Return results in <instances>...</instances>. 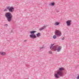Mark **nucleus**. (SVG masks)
<instances>
[{"mask_svg": "<svg viewBox=\"0 0 79 79\" xmlns=\"http://www.w3.org/2000/svg\"><path fill=\"white\" fill-rule=\"evenodd\" d=\"M64 68H60L57 72V73L55 74V77L56 78L58 79L60 77H63L64 75V72L63 71L64 70Z\"/></svg>", "mask_w": 79, "mask_h": 79, "instance_id": "1", "label": "nucleus"}, {"mask_svg": "<svg viewBox=\"0 0 79 79\" xmlns=\"http://www.w3.org/2000/svg\"><path fill=\"white\" fill-rule=\"evenodd\" d=\"M54 45L55 44H51L50 47V49L52 50H54V51L57 50L58 52H60L61 50V47L60 46L58 47V45L54 46Z\"/></svg>", "mask_w": 79, "mask_h": 79, "instance_id": "2", "label": "nucleus"}, {"mask_svg": "<svg viewBox=\"0 0 79 79\" xmlns=\"http://www.w3.org/2000/svg\"><path fill=\"white\" fill-rule=\"evenodd\" d=\"M5 16L6 18L8 21L11 22V19L13 18V15L10 12H7L5 14Z\"/></svg>", "mask_w": 79, "mask_h": 79, "instance_id": "3", "label": "nucleus"}, {"mask_svg": "<svg viewBox=\"0 0 79 79\" xmlns=\"http://www.w3.org/2000/svg\"><path fill=\"white\" fill-rule=\"evenodd\" d=\"M37 31H30V33L31 35H30V37L32 39H35L36 38L37 36L34 34V33H35Z\"/></svg>", "mask_w": 79, "mask_h": 79, "instance_id": "4", "label": "nucleus"}, {"mask_svg": "<svg viewBox=\"0 0 79 79\" xmlns=\"http://www.w3.org/2000/svg\"><path fill=\"white\" fill-rule=\"evenodd\" d=\"M6 8L7 10H8L10 12H11V13H13V12L14 11V7L13 6H7Z\"/></svg>", "mask_w": 79, "mask_h": 79, "instance_id": "5", "label": "nucleus"}, {"mask_svg": "<svg viewBox=\"0 0 79 79\" xmlns=\"http://www.w3.org/2000/svg\"><path fill=\"white\" fill-rule=\"evenodd\" d=\"M55 34L57 35H59V36H61V33L60 31L59 30H56L55 32Z\"/></svg>", "mask_w": 79, "mask_h": 79, "instance_id": "6", "label": "nucleus"}, {"mask_svg": "<svg viewBox=\"0 0 79 79\" xmlns=\"http://www.w3.org/2000/svg\"><path fill=\"white\" fill-rule=\"evenodd\" d=\"M72 22V21L71 20H68L66 22V23L67 24V25L68 26H71V23Z\"/></svg>", "mask_w": 79, "mask_h": 79, "instance_id": "7", "label": "nucleus"}, {"mask_svg": "<svg viewBox=\"0 0 79 79\" xmlns=\"http://www.w3.org/2000/svg\"><path fill=\"white\" fill-rule=\"evenodd\" d=\"M46 27L47 26H44L43 28L40 29L39 30L40 31H42V30H43V29H45Z\"/></svg>", "mask_w": 79, "mask_h": 79, "instance_id": "8", "label": "nucleus"}, {"mask_svg": "<svg viewBox=\"0 0 79 79\" xmlns=\"http://www.w3.org/2000/svg\"><path fill=\"white\" fill-rule=\"evenodd\" d=\"M0 54L1 55L3 56V55H5V54H6V53H5V52H0Z\"/></svg>", "mask_w": 79, "mask_h": 79, "instance_id": "9", "label": "nucleus"}, {"mask_svg": "<svg viewBox=\"0 0 79 79\" xmlns=\"http://www.w3.org/2000/svg\"><path fill=\"white\" fill-rule=\"evenodd\" d=\"M36 36L37 37H40V33H38V34H36Z\"/></svg>", "mask_w": 79, "mask_h": 79, "instance_id": "10", "label": "nucleus"}, {"mask_svg": "<svg viewBox=\"0 0 79 79\" xmlns=\"http://www.w3.org/2000/svg\"><path fill=\"white\" fill-rule=\"evenodd\" d=\"M59 24H60V23H59V22H56L55 23V25L56 26H58Z\"/></svg>", "mask_w": 79, "mask_h": 79, "instance_id": "11", "label": "nucleus"}, {"mask_svg": "<svg viewBox=\"0 0 79 79\" xmlns=\"http://www.w3.org/2000/svg\"><path fill=\"white\" fill-rule=\"evenodd\" d=\"M51 5L52 6H54L55 5V3L54 2L51 3Z\"/></svg>", "mask_w": 79, "mask_h": 79, "instance_id": "12", "label": "nucleus"}, {"mask_svg": "<svg viewBox=\"0 0 79 79\" xmlns=\"http://www.w3.org/2000/svg\"><path fill=\"white\" fill-rule=\"evenodd\" d=\"M56 36L55 35H54L53 36V38L55 39H56Z\"/></svg>", "mask_w": 79, "mask_h": 79, "instance_id": "13", "label": "nucleus"}, {"mask_svg": "<svg viewBox=\"0 0 79 79\" xmlns=\"http://www.w3.org/2000/svg\"><path fill=\"white\" fill-rule=\"evenodd\" d=\"M49 53L50 54H52V52L51 51H50L49 52Z\"/></svg>", "mask_w": 79, "mask_h": 79, "instance_id": "14", "label": "nucleus"}, {"mask_svg": "<svg viewBox=\"0 0 79 79\" xmlns=\"http://www.w3.org/2000/svg\"><path fill=\"white\" fill-rule=\"evenodd\" d=\"M7 11V9H5L4 10V11Z\"/></svg>", "mask_w": 79, "mask_h": 79, "instance_id": "15", "label": "nucleus"}, {"mask_svg": "<svg viewBox=\"0 0 79 79\" xmlns=\"http://www.w3.org/2000/svg\"><path fill=\"white\" fill-rule=\"evenodd\" d=\"M43 48H44V47H41V48H40V50H41V49Z\"/></svg>", "mask_w": 79, "mask_h": 79, "instance_id": "16", "label": "nucleus"}, {"mask_svg": "<svg viewBox=\"0 0 79 79\" xmlns=\"http://www.w3.org/2000/svg\"><path fill=\"white\" fill-rule=\"evenodd\" d=\"M77 79H79V75L77 77Z\"/></svg>", "mask_w": 79, "mask_h": 79, "instance_id": "17", "label": "nucleus"}, {"mask_svg": "<svg viewBox=\"0 0 79 79\" xmlns=\"http://www.w3.org/2000/svg\"><path fill=\"white\" fill-rule=\"evenodd\" d=\"M62 40H64V38L63 37V38H62Z\"/></svg>", "mask_w": 79, "mask_h": 79, "instance_id": "18", "label": "nucleus"}, {"mask_svg": "<svg viewBox=\"0 0 79 79\" xmlns=\"http://www.w3.org/2000/svg\"><path fill=\"white\" fill-rule=\"evenodd\" d=\"M5 26H8V25L7 24H6L5 25Z\"/></svg>", "mask_w": 79, "mask_h": 79, "instance_id": "19", "label": "nucleus"}, {"mask_svg": "<svg viewBox=\"0 0 79 79\" xmlns=\"http://www.w3.org/2000/svg\"><path fill=\"white\" fill-rule=\"evenodd\" d=\"M26 41H27V40H25L24 41V42H26Z\"/></svg>", "mask_w": 79, "mask_h": 79, "instance_id": "20", "label": "nucleus"}]
</instances>
